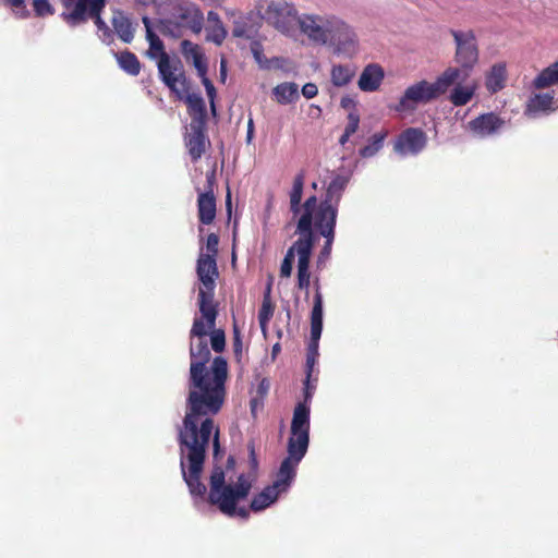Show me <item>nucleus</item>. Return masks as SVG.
Masks as SVG:
<instances>
[{
	"mask_svg": "<svg viewBox=\"0 0 558 558\" xmlns=\"http://www.w3.org/2000/svg\"><path fill=\"white\" fill-rule=\"evenodd\" d=\"M220 76H221V80H225L227 76V64H226L225 60H221V63H220Z\"/></svg>",
	"mask_w": 558,
	"mask_h": 558,
	"instance_id": "obj_64",
	"label": "nucleus"
},
{
	"mask_svg": "<svg viewBox=\"0 0 558 558\" xmlns=\"http://www.w3.org/2000/svg\"><path fill=\"white\" fill-rule=\"evenodd\" d=\"M203 14L189 2H179L173 5L171 19L167 20L165 26L173 37H181L185 28L194 34L201 33L203 28Z\"/></svg>",
	"mask_w": 558,
	"mask_h": 558,
	"instance_id": "obj_7",
	"label": "nucleus"
},
{
	"mask_svg": "<svg viewBox=\"0 0 558 558\" xmlns=\"http://www.w3.org/2000/svg\"><path fill=\"white\" fill-rule=\"evenodd\" d=\"M331 23L328 43L333 47L335 52L345 57L355 54L357 51V39L353 29L337 17Z\"/></svg>",
	"mask_w": 558,
	"mask_h": 558,
	"instance_id": "obj_10",
	"label": "nucleus"
},
{
	"mask_svg": "<svg viewBox=\"0 0 558 558\" xmlns=\"http://www.w3.org/2000/svg\"><path fill=\"white\" fill-rule=\"evenodd\" d=\"M207 21L209 23H211L213 25H218V24H222L221 21H220V17L218 15L217 12L215 11H209L208 14H207Z\"/></svg>",
	"mask_w": 558,
	"mask_h": 558,
	"instance_id": "obj_56",
	"label": "nucleus"
},
{
	"mask_svg": "<svg viewBox=\"0 0 558 558\" xmlns=\"http://www.w3.org/2000/svg\"><path fill=\"white\" fill-rule=\"evenodd\" d=\"M301 209H303L301 206V202H296V204H294V202H290V210L294 216L299 215L301 213Z\"/></svg>",
	"mask_w": 558,
	"mask_h": 558,
	"instance_id": "obj_58",
	"label": "nucleus"
},
{
	"mask_svg": "<svg viewBox=\"0 0 558 558\" xmlns=\"http://www.w3.org/2000/svg\"><path fill=\"white\" fill-rule=\"evenodd\" d=\"M227 37V31L222 24L213 25L207 28L206 39L220 46Z\"/></svg>",
	"mask_w": 558,
	"mask_h": 558,
	"instance_id": "obj_38",
	"label": "nucleus"
},
{
	"mask_svg": "<svg viewBox=\"0 0 558 558\" xmlns=\"http://www.w3.org/2000/svg\"><path fill=\"white\" fill-rule=\"evenodd\" d=\"M202 77H203V84L206 88L207 96L210 98V101H211V108H213V110H215L214 97L216 95V89H215L213 83L210 82V80L208 77H206V75H204Z\"/></svg>",
	"mask_w": 558,
	"mask_h": 558,
	"instance_id": "obj_47",
	"label": "nucleus"
},
{
	"mask_svg": "<svg viewBox=\"0 0 558 558\" xmlns=\"http://www.w3.org/2000/svg\"><path fill=\"white\" fill-rule=\"evenodd\" d=\"M233 36H235V37H248V36L246 35V33H245L244 28H243V27H241V26H235V27L233 28Z\"/></svg>",
	"mask_w": 558,
	"mask_h": 558,
	"instance_id": "obj_61",
	"label": "nucleus"
},
{
	"mask_svg": "<svg viewBox=\"0 0 558 558\" xmlns=\"http://www.w3.org/2000/svg\"><path fill=\"white\" fill-rule=\"evenodd\" d=\"M355 75V68L349 64H335L330 72L331 83L337 87L347 86Z\"/></svg>",
	"mask_w": 558,
	"mask_h": 558,
	"instance_id": "obj_26",
	"label": "nucleus"
},
{
	"mask_svg": "<svg viewBox=\"0 0 558 558\" xmlns=\"http://www.w3.org/2000/svg\"><path fill=\"white\" fill-rule=\"evenodd\" d=\"M304 182H305V173H304V171H300L293 180V185H292V189L289 194L290 202H294V204H296V202L302 201Z\"/></svg>",
	"mask_w": 558,
	"mask_h": 558,
	"instance_id": "obj_37",
	"label": "nucleus"
},
{
	"mask_svg": "<svg viewBox=\"0 0 558 558\" xmlns=\"http://www.w3.org/2000/svg\"><path fill=\"white\" fill-rule=\"evenodd\" d=\"M8 4L13 8H23L25 5L24 0H5Z\"/></svg>",
	"mask_w": 558,
	"mask_h": 558,
	"instance_id": "obj_62",
	"label": "nucleus"
},
{
	"mask_svg": "<svg viewBox=\"0 0 558 558\" xmlns=\"http://www.w3.org/2000/svg\"><path fill=\"white\" fill-rule=\"evenodd\" d=\"M215 291H198V307L201 315L199 318H204L208 322L209 326H216V319L218 316L217 305L214 302Z\"/></svg>",
	"mask_w": 558,
	"mask_h": 558,
	"instance_id": "obj_23",
	"label": "nucleus"
},
{
	"mask_svg": "<svg viewBox=\"0 0 558 558\" xmlns=\"http://www.w3.org/2000/svg\"><path fill=\"white\" fill-rule=\"evenodd\" d=\"M98 32L99 37L104 43L110 44L113 40V33L109 26H106L104 29H100Z\"/></svg>",
	"mask_w": 558,
	"mask_h": 558,
	"instance_id": "obj_51",
	"label": "nucleus"
},
{
	"mask_svg": "<svg viewBox=\"0 0 558 558\" xmlns=\"http://www.w3.org/2000/svg\"><path fill=\"white\" fill-rule=\"evenodd\" d=\"M384 77V69L377 63H369L363 69L357 86L362 92H376L380 87Z\"/></svg>",
	"mask_w": 558,
	"mask_h": 558,
	"instance_id": "obj_18",
	"label": "nucleus"
},
{
	"mask_svg": "<svg viewBox=\"0 0 558 558\" xmlns=\"http://www.w3.org/2000/svg\"><path fill=\"white\" fill-rule=\"evenodd\" d=\"M310 260L311 257H306L305 253L298 260V288L305 290L306 293L311 284Z\"/></svg>",
	"mask_w": 558,
	"mask_h": 558,
	"instance_id": "obj_33",
	"label": "nucleus"
},
{
	"mask_svg": "<svg viewBox=\"0 0 558 558\" xmlns=\"http://www.w3.org/2000/svg\"><path fill=\"white\" fill-rule=\"evenodd\" d=\"M318 93V88L314 83H306L302 87V94L306 99L314 98Z\"/></svg>",
	"mask_w": 558,
	"mask_h": 558,
	"instance_id": "obj_48",
	"label": "nucleus"
},
{
	"mask_svg": "<svg viewBox=\"0 0 558 558\" xmlns=\"http://www.w3.org/2000/svg\"><path fill=\"white\" fill-rule=\"evenodd\" d=\"M192 59H193V64L196 68V70L198 71L199 75L201 76L206 75L207 65H206V62H205V60L203 58L202 52H199L198 54L194 56Z\"/></svg>",
	"mask_w": 558,
	"mask_h": 558,
	"instance_id": "obj_46",
	"label": "nucleus"
},
{
	"mask_svg": "<svg viewBox=\"0 0 558 558\" xmlns=\"http://www.w3.org/2000/svg\"><path fill=\"white\" fill-rule=\"evenodd\" d=\"M323 331V295L316 290L314 305L311 313V335L322 336Z\"/></svg>",
	"mask_w": 558,
	"mask_h": 558,
	"instance_id": "obj_28",
	"label": "nucleus"
},
{
	"mask_svg": "<svg viewBox=\"0 0 558 558\" xmlns=\"http://www.w3.org/2000/svg\"><path fill=\"white\" fill-rule=\"evenodd\" d=\"M179 98L186 97V102L189 105V109L193 114L192 121H202L203 125H205V117H206V107L204 99L199 95L189 94V90L183 95L179 96Z\"/></svg>",
	"mask_w": 558,
	"mask_h": 558,
	"instance_id": "obj_30",
	"label": "nucleus"
},
{
	"mask_svg": "<svg viewBox=\"0 0 558 558\" xmlns=\"http://www.w3.org/2000/svg\"><path fill=\"white\" fill-rule=\"evenodd\" d=\"M310 444V407L299 403L291 422V436L288 439V457L283 461L296 466L307 452Z\"/></svg>",
	"mask_w": 558,
	"mask_h": 558,
	"instance_id": "obj_5",
	"label": "nucleus"
},
{
	"mask_svg": "<svg viewBox=\"0 0 558 558\" xmlns=\"http://www.w3.org/2000/svg\"><path fill=\"white\" fill-rule=\"evenodd\" d=\"M558 84V61L545 68L534 80L533 86L543 89Z\"/></svg>",
	"mask_w": 558,
	"mask_h": 558,
	"instance_id": "obj_29",
	"label": "nucleus"
},
{
	"mask_svg": "<svg viewBox=\"0 0 558 558\" xmlns=\"http://www.w3.org/2000/svg\"><path fill=\"white\" fill-rule=\"evenodd\" d=\"M340 105H341V107H342L343 109L349 110V109H351V108H354L355 102H354V100H353L352 98H350V97H348V96H347V97H342V98H341V100H340Z\"/></svg>",
	"mask_w": 558,
	"mask_h": 558,
	"instance_id": "obj_55",
	"label": "nucleus"
},
{
	"mask_svg": "<svg viewBox=\"0 0 558 558\" xmlns=\"http://www.w3.org/2000/svg\"><path fill=\"white\" fill-rule=\"evenodd\" d=\"M554 105L555 100L553 93L535 94L530 98L525 113L532 116L538 112L555 111L558 106L555 107Z\"/></svg>",
	"mask_w": 558,
	"mask_h": 558,
	"instance_id": "obj_24",
	"label": "nucleus"
},
{
	"mask_svg": "<svg viewBox=\"0 0 558 558\" xmlns=\"http://www.w3.org/2000/svg\"><path fill=\"white\" fill-rule=\"evenodd\" d=\"M181 48H182L183 53L186 57H191V58H193L194 56H196L201 52L199 47L190 40H183L181 43Z\"/></svg>",
	"mask_w": 558,
	"mask_h": 558,
	"instance_id": "obj_44",
	"label": "nucleus"
},
{
	"mask_svg": "<svg viewBox=\"0 0 558 558\" xmlns=\"http://www.w3.org/2000/svg\"><path fill=\"white\" fill-rule=\"evenodd\" d=\"M292 269H293V263L288 262V260H282L281 266H280V276L282 278H289L292 274Z\"/></svg>",
	"mask_w": 558,
	"mask_h": 558,
	"instance_id": "obj_50",
	"label": "nucleus"
},
{
	"mask_svg": "<svg viewBox=\"0 0 558 558\" xmlns=\"http://www.w3.org/2000/svg\"><path fill=\"white\" fill-rule=\"evenodd\" d=\"M319 339H320V336H314V335H311V338H310V342H308V345H307V352H306V356H313V357H317L318 359V347H319Z\"/></svg>",
	"mask_w": 558,
	"mask_h": 558,
	"instance_id": "obj_43",
	"label": "nucleus"
},
{
	"mask_svg": "<svg viewBox=\"0 0 558 558\" xmlns=\"http://www.w3.org/2000/svg\"><path fill=\"white\" fill-rule=\"evenodd\" d=\"M210 356L206 338L190 340L189 393L183 425L179 429L180 465L189 490L199 496L206 492L201 475L214 429L211 416L221 410L227 395V361L216 356L208 369Z\"/></svg>",
	"mask_w": 558,
	"mask_h": 558,
	"instance_id": "obj_1",
	"label": "nucleus"
},
{
	"mask_svg": "<svg viewBox=\"0 0 558 558\" xmlns=\"http://www.w3.org/2000/svg\"><path fill=\"white\" fill-rule=\"evenodd\" d=\"M360 124V116L355 111H351L348 114V123L345 125L344 132L349 134H354Z\"/></svg>",
	"mask_w": 558,
	"mask_h": 558,
	"instance_id": "obj_41",
	"label": "nucleus"
},
{
	"mask_svg": "<svg viewBox=\"0 0 558 558\" xmlns=\"http://www.w3.org/2000/svg\"><path fill=\"white\" fill-rule=\"evenodd\" d=\"M462 72L457 68L446 69L434 83L418 81L405 88L398 104L392 109L399 113H412L421 104H428L445 94L450 86L461 78Z\"/></svg>",
	"mask_w": 558,
	"mask_h": 558,
	"instance_id": "obj_3",
	"label": "nucleus"
},
{
	"mask_svg": "<svg viewBox=\"0 0 558 558\" xmlns=\"http://www.w3.org/2000/svg\"><path fill=\"white\" fill-rule=\"evenodd\" d=\"M272 315L274 305L270 299V289L268 288L267 292L264 294L262 306L258 311V323L264 333L267 330L268 323L271 319Z\"/></svg>",
	"mask_w": 558,
	"mask_h": 558,
	"instance_id": "obj_34",
	"label": "nucleus"
},
{
	"mask_svg": "<svg viewBox=\"0 0 558 558\" xmlns=\"http://www.w3.org/2000/svg\"><path fill=\"white\" fill-rule=\"evenodd\" d=\"M33 7L37 16L52 15L54 12L48 0H34Z\"/></svg>",
	"mask_w": 558,
	"mask_h": 558,
	"instance_id": "obj_40",
	"label": "nucleus"
},
{
	"mask_svg": "<svg viewBox=\"0 0 558 558\" xmlns=\"http://www.w3.org/2000/svg\"><path fill=\"white\" fill-rule=\"evenodd\" d=\"M265 14L267 21L282 34L293 32L299 19L294 5L286 1H271Z\"/></svg>",
	"mask_w": 558,
	"mask_h": 558,
	"instance_id": "obj_9",
	"label": "nucleus"
},
{
	"mask_svg": "<svg viewBox=\"0 0 558 558\" xmlns=\"http://www.w3.org/2000/svg\"><path fill=\"white\" fill-rule=\"evenodd\" d=\"M427 144L425 132L417 128H409L397 137L393 149L402 156H415L420 154Z\"/></svg>",
	"mask_w": 558,
	"mask_h": 558,
	"instance_id": "obj_12",
	"label": "nucleus"
},
{
	"mask_svg": "<svg viewBox=\"0 0 558 558\" xmlns=\"http://www.w3.org/2000/svg\"><path fill=\"white\" fill-rule=\"evenodd\" d=\"M450 34L453 37L456 44L454 59L460 68L461 78L459 81H465L469 76L470 71L478 61V47L476 37L473 31H458L451 29Z\"/></svg>",
	"mask_w": 558,
	"mask_h": 558,
	"instance_id": "obj_8",
	"label": "nucleus"
},
{
	"mask_svg": "<svg viewBox=\"0 0 558 558\" xmlns=\"http://www.w3.org/2000/svg\"><path fill=\"white\" fill-rule=\"evenodd\" d=\"M296 475V466L288 461H282L277 472L276 481L266 486L259 494L255 495L250 507L242 505L252 489L253 480L250 475L241 473L236 481L226 478V472L220 465H215L209 477V492L203 496L190 494L195 499V505L205 502L206 495L210 505L216 506L218 510L229 518H240L247 520L250 511H262L277 501L280 494L287 493ZM207 489V487L205 486Z\"/></svg>",
	"mask_w": 558,
	"mask_h": 558,
	"instance_id": "obj_2",
	"label": "nucleus"
},
{
	"mask_svg": "<svg viewBox=\"0 0 558 558\" xmlns=\"http://www.w3.org/2000/svg\"><path fill=\"white\" fill-rule=\"evenodd\" d=\"M319 205H317V197L310 196L302 205L303 213L296 225V232L314 233L313 225L315 223V215Z\"/></svg>",
	"mask_w": 558,
	"mask_h": 558,
	"instance_id": "obj_22",
	"label": "nucleus"
},
{
	"mask_svg": "<svg viewBox=\"0 0 558 558\" xmlns=\"http://www.w3.org/2000/svg\"><path fill=\"white\" fill-rule=\"evenodd\" d=\"M269 388V383L266 379H263L259 384L258 390L260 393H266Z\"/></svg>",
	"mask_w": 558,
	"mask_h": 558,
	"instance_id": "obj_63",
	"label": "nucleus"
},
{
	"mask_svg": "<svg viewBox=\"0 0 558 558\" xmlns=\"http://www.w3.org/2000/svg\"><path fill=\"white\" fill-rule=\"evenodd\" d=\"M142 22L146 28V38L149 43V49L146 54L157 60V66L163 83L179 96L187 92V82L185 75L178 63L171 62L169 56L163 50L161 39L153 32L149 20L142 16Z\"/></svg>",
	"mask_w": 558,
	"mask_h": 558,
	"instance_id": "obj_4",
	"label": "nucleus"
},
{
	"mask_svg": "<svg viewBox=\"0 0 558 558\" xmlns=\"http://www.w3.org/2000/svg\"><path fill=\"white\" fill-rule=\"evenodd\" d=\"M213 177L207 175V181L209 184V191L207 192H199L198 191V198H197V208H198V218L199 221L203 225H210L215 217H216V199L213 193Z\"/></svg>",
	"mask_w": 558,
	"mask_h": 558,
	"instance_id": "obj_17",
	"label": "nucleus"
},
{
	"mask_svg": "<svg viewBox=\"0 0 558 558\" xmlns=\"http://www.w3.org/2000/svg\"><path fill=\"white\" fill-rule=\"evenodd\" d=\"M117 61L122 70L131 75H137L140 73V61L137 57L129 51H122L116 53Z\"/></svg>",
	"mask_w": 558,
	"mask_h": 558,
	"instance_id": "obj_32",
	"label": "nucleus"
},
{
	"mask_svg": "<svg viewBox=\"0 0 558 558\" xmlns=\"http://www.w3.org/2000/svg\"><path fill=\"white\" fill-rule=\"evenodd\" d=\"M210 345L211 349L220 353L225 350L226 347V336L225 331L222 329H216L214 328L210 332Z\"/></svg>",
	"mask_w": 558,
	"mask_h": 558,
	"instance_id": "obj_39",
	"label": "nucleus"
},
{
	"mask_svg": "<svg viewBox=\"0 0 558 558\" xmlns=\"http://www.w3.org/2000/svg\"><path fill=\"white\" fill-rule=\"evenodd\" d=\"M338 213L335 210H316L313 227L326 239V244L332 245Z\"/></svg>",
	"mask_w": 558,
	"mask_h": 558,
	"instance_id": "obj_19",
	"label": "nucleus"
},
{
	"mask_svg": "<svg viewBox=\"0 0 558 558\" xmlns=\"http://www.w3.org/2000/svg\"><path fill=\"white\" fill-rule=\"evenodd\" d=\"M505 121L497 114L489 112L481 114L469 122V128L474 136L484 138L495 135L504 126Z\"/></svg>",
	"mask_w": 558,
	"mask_h": 558,
	"instance_id": "obj_15",
	"label": "nucleus"
},
{
	"mask_svg": "<svg viewBox=\"0 0 558 558\" xmlns=\"http://www.w3.org/2000/svg\"><path fill=\"white\" fill-rule=\"evenodd\" d=\"M213 446H214V457H215V459H217L219 451H220L219 430L218 429H216V432L214 434Z\"/></svg>",
	"mask_w": 558,
	"mask_h": 558,
	"instance_id": "obj_54",
	"label": "nucleus"
},
{
	"mask_svg": "<svg viewBox=\"0 0 558 558\" xmlns=\"http://www.w3.org/2000/svg\"><path fill=\"white\" fill-rule=\"evenodd\" d=\"M331 246L330 244H326L324 245V247L322 248L320 251V256H319V259L323 258V257H328L331 253Z\"/></svg>",
	"mask_w": 558,
	"mask_h": 558,
	"instance_id": "obj_60",
	"label": "nucleus"
},
{
	"mask_svg": "<svg viewBox=\"0 0 558 558\" xmlns=\"http://www.w3.org/2000/svg\"><path fill=\"white\" fill-rule=\"evenodd\" d=\"M272 93L280 105L292 104L299 99V86L293 82L277 85Z\"/></svg>",
	"mask_w": 558,
	"mask_h": 558,
	"instance_id": "obj_25",
	"label": "nucleus"
},
{
	"mask_svg": "<svg viewBox=\"0 0 558 558\" xmlns=\"http://www.w3.org/2000/svg\"><path fill=\"white\" fill-rule=\"evenodd\" d=\"M205 125L202 121H191L190 133L186 140L189 154L193 161L198 160L206 149V136L204 133Z\"/></svg>",
	"mask_w": 558,
	"mask_h": 558,
	"instance_id": "obj_16",
	"label": "nucleus"
},
{
	"mask_svg": "<svg viewBox=\"0 0 558 558\" xmlns=\"http://www.w3.org/2000/svg\"><path fill=\"white\" fill-rule=\"evenodd\" d=\"M111 23L114 33L123 43H131L135 35V26L130 16L121 10H114Z\"/></svg>",
	"mask_w": 558,
	"mask_h": 558,
	"instance_id": "obj_20",
	"label": "nucleus"
},
{
	"mask_svg": "<svg viewBox=\"0 0 558 558\" xmlns=\"http://www.w3.org/2000/svg\"><path fill=\"white\" fill-rule=\"evenodd\" d=\"M153 4L158 8L160 14H163L169 11L172 0H153Z\"/></svg>",
	"mask_w": 558,
	"mask_h": 558,
	"instance_id": "obj_49",
	"label": "nucleus"
},
{
	"mask_svg": "<svg viewBox=\"0 0 558 558\" xmlns=\"http://www.w3.org/2000/svg\"><path fill=\"white\" fill-rule=\"evenodd\" d=\"M335 16H322V15H303L298 19L296 24L303 34H305L311 40L318 44H327L329 39V33L331 32V22L335 21Z\"/></svg>",
	"mask_w": 558,
	"mask_h": 558,
	"instance_id": "obj_11",
	"label": "nucleus"
},
{
	"mask_svg": "<svg viewBox=\"0 0 558 558\" xmlns=\"http://www.w3.org/2000/svg\"><path fill=\"white\" fill-rule=\"evenodd\" d=\"M106 3L107 0H63V7L68 12H63L62 17L72 27L92 19L100 31L108 26L101 19V12Z\"/></svg>",
	"mask_w": 558,
	"mask_h": 558,
	"instance_id": "obj_6",
	"label": "nucleus"
},
{
	"mask_svg": "<svg viewBox=\"0 0 558 558\" xmlns=\"http://www.w3.org/2000/svg\"><path fill=\"white\" fill-rule=\"evenodd\" d=\"M248 458H250V464L253 471H255L258 466L257 457L255 453V448L253 444L248 445Z\"/></svg>",
	"mask_w": 558,
	"mask_h": 558,
	"instance_id": "obj_52",
	"label": "nucleus"
},
{
	"mask_svg": "<svg viewBox=\"0 0 558 558\" xmlns=\"http://www.w3.org/2000/svg\"><path fill=\"white\" fill-rule=\"evenodd\" d=\"M242 348H243V344H242L241 333L238 330V328L234 327V330H233V351H234V354L238 357V360H240L241 356H242Z\"/></svg>",
	"mask_w": 558,
	"mask_h": 558,
	"instance_id": "obj_45",
	"label": "nucleus"
},
{
	"mask_svg": "<svg viewBox=\"0 0 558 558\" xmlns=\"http://www.w3.org/2000/svg\"><path fill=\"white\" fill-rule=\"evenodd\" d=\"M219 238L216 233H210L206 240V248L208 253L206 255H213L216 258L218 253Z\"/></svg>",
	"mask_w": 558,
	"mask_h": 558,
	"instance_id": "obj_42",
	"label": "nucleus"
},
{
	"mask_svg": "<svg viewBox=\"0 0 558 558\" xmlns=\"http://www.w3.org/2000/svg\"><path fill=\"white\" fill-rule=\"evenodd\" d=\"M300 236L299 239L288 248L283 260H288L294 263L295 256L298 260L303 253H305L306 257L312 256V251L314 246V233L306 232H296Z\"/></svg>",
	"mask_w": 558,
	"mask_h": 558,
	"instance_id": "obj_21",
	"label": "nucleus"
},
{
	"mask_svg": "<svg viewBox=\"0 0 558 558\" xmlns=\"http://www.w3.org/2000/svg\"><path fill=\"white\" fill-rule=\"evenodd\" d=\"M254 136V122L250 119L247 122L246 142L250 144Z\"/></svg>",
	"mask_w": 558,
	"mask_h": 558,
	"instance_id": "obj_57",
	"label": "nucleus"
},
{
	"mask_svg": "<svg viewBox=\"0 0 558 558\" xmlns=\"http://www.w3.org/2000/svg\"><path fill=\"white\" fill-rule=\"evenodd\" d=\"M317 362V357L306 356V377L307 381L311 379L312 373L314 371V366Z\"/></svg>",
	"mask_w": 558,
	"mask_h": 558,
	"instance_id": "obj_53",
	"label": "nucleus"
},
{
	"mask_svg": "<svg viewBox=\"0 0 558 558\" xmlns=\"http://www.w3.org/2000/svg\"><path fill=\"white\" fill-rule=\"evenodd\" d=\"M196 274L201 283L198 291H215L216 279L219 276L217 262L213 255H205L203 250L197 258Z\"/></svg>",
	"mask_w": 558,
	"mask_h": 558,
	"instance_id": "obj_13",
	"label": "nucleus"
},
{
	"mask_svg": "<svg viewBox=\"0 0 558 558\" xmlns=\"http://www.w3.org/2000/svg\"><path fill=\"white\" fill-rule=\"evenodd\" d=\"M462 82L463 81H458L454 83L457 85L453 87L449 96V100L456 107L466 105L472 99L475 93L474 85H461Z\"/></svg>",
	"mask_w": 558,
	"mask_h": 558,
	"instance_id": "obj_27",
	"label": "nucleus"
},
{
	"mask_svg": "<svg viewBox=\"0 0 558 558\" xmlns=\"http://www.w3.org/2000/svg\"><path fill=\"white\" fill-rule=\"evenodd\" d=\"M506 78V66L502 63L494 64L486 77V87L489 92L496 93L504 87Z\"/></svg>",
	"mask_w": 558,
	"mask_h": 558,
	"instance_id": "obj_31",
	"label": "nucleus"
},
{
	"mask_svg": "<svg viewBox=\"0 0 558 558\" xmlns=\"http://www.w3.org/2000/svg\"><path fill=\"white\" fill-rule=\"evenodd\" d=\"M304 396H305V401L303 403L306 404V402L308 400L312 399V396H313V391L311 390L310 388V380L307 381V379L305 380V391H304Z\"/></svg>",
	"mask_w": 558,
	"mask_h": 558,
	"instance_id": "obj_59",
	"label": "nucleus"
},
{
	"mask_svg": "<svg viewBox=\"0 0 558 558\" xmlns=\"http://www.w3.org/2000/svg\"><path fill=\"white\" fill-rule=\"evenodd\" d=\"M386 136V132L374 134L369 138V143L360 149V156L363 158H369L375 156L381 149Z\"/></svg>",
	"mask_w": 558,
	"mask_h": 558,
	"instance_id": "obj_35",
	"label": "nucleus"
},
{
	"mask_svg": "<svg viewBox=\"0 0 558 558\" xmlns=\"http://www.w3.org/2000/svg\"><path fill=\"white\" fill-rule=\"evenodd\" d=\"M350 181V175L347 174H337L329 183L325 198L320 202L317 210L326 211V210H335L338 213V205L342 197V193L345 190L348 183Z\"/></svg>",
	"mask_w": 558,
	"mask_h": 558,
	"instance_id": "obj_14",
	"label": "nucleus"
},
{
	"mask_svg": "<svg viewBox=\"0 0 558 558\" xmlns=\"http://www.w3.org/2000/svg\"><path fill=\"white\" fill-rule=\"evenodd\" d=\"M215 327L216 326H209L208 322L204 318L195 316L190 330V340L206 338Z\"/></svg>",
	"mask_w": 558,
	"mask_h": 558,
	"instance_id": "obj_36",
	"label": "nucleus"
}]
</instances>
